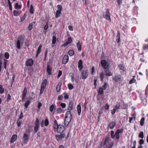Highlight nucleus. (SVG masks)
<instances>
[{
    "instance_id": "nucleus-1",
    "label": "nucleus",
    "mask_w": 148,
    "mask_h": 148,
    "mask_svg": "<svg viewBox=\"0 0 148 148\" xmlns=\"http://www.w3.org/2000/svg\"><path fill=\"white\" fill-rule=\"evenodd\" d=\"M53 128L55 131H56L58 133H61L64 130V127L61 125H58L57 121L55 120L54 121Z\"/></svg>"
},
{
    "instance_id": "nucleus-2",
    "label": "nucleus",
    "mask_w": 148,
    "mask_h": 148,
    "mask_svg": "<svg viewBox=\"0 0 148 148\" xmlns=\"http://www.w3.org/2000/svg\"><path fill=\"white\" fill-rule=\"evenodd\" d=\"M112 145L113 143L111 142L110 139L109 138H106L104 143V148H111Z\"/></svg>"
},
{
    "instance_id": "nucleus-3",
    "label": "nucleus",
    "mask_w": 148,
    "mask_h": 148,
    "mask_svg": "<svg viewBox=\"0 0 148 148\" xmlns=\"http://www.w3.org/2000/svg\"><path fill=\"white\" fill-rule=\"evenodd\" d=\"M103 16L106 20L109 21V22H111L110 14L109 9H107L106 12H103Z\"/></svg>"
},
{
    "instance_id": "nucleus-4",
    "label": "nucleus",
    "mask_w": 148,
    "mask_h": 148,
    "mask_svg": "<svg viewBox=\"0 0 148 148\" xmlns=\"http://www.w3.org/2000/svg\"><path fill=\"white\" fill-rule=\"evenodd\" d=\"M57 7L58 10L56 11L55 16L56 18H58L60 16L61 14V11L62 9V7L60 5H58Z\"/></svg>"
},
{
    "instance_id": "nucleus-5",
    "label": "nucleus",
    "mask_w": 148,
    "mask_h": 148,
    "mask_svg": "<svg viewBox=\"0 0 148 148\" xmlns=\"http://www.w3.org/2000/svg\"><path fill=\"white\" fill-rule=\"evenodd\" d=\"M101 64L104 69H108L110 67V64L105 60H101Z\"/></svg>"
},
{
    "instance_id": "nucleus-6",
    "label": "nucleus",
    "mask_w": 148,
    "mask_h": 148,
    "mask_svg": "<svg viewBox=\"0 0 148 148\" xmlns=\"http://www.w3.org/2000/svg\"><path fill=\"white\" fill-rule=\"evenodd\" d=\"M123 129L122 128L120 129L117 130L115 134V137L116 139H119L120 138V135L122 133L123 131Z\"/></svg>"
},
{
    "instance_id": "nucleus-7",
    "label": "nucleus",
    "mask_w": 148,
    "mask_h": 148,
    "mask_svg": "<svg viewBox=\"0 0 148 148\" xmlns=\"http://www.w3.org/2000/svg\"><path fill=\"white\" fill-rule=\"evenodd\" d=\"M88 70H83L81 73V77L82 79H85L88 77Z\"/></svg>"
},
{
    "instance_id": "nucleus-8",
    "label": "nucleus",
    "mask_w": 148,
    "mask_h": 148,
    "mask_svg": "<svg viewBox=\"0 0 148 148\" xmlns=\"http://www.w3.org/2000/svg\"><path fill=\"white\" fill-rule=\"evenodd\" d=\"M120 107L119 104H117L113 107V109L111 110V113L112 114H114L116 111L119 109Z\"/></svg>"
},
{
    "instance_id": "nucleus-9",
    "label": "nucleus",
    "mask_w": 148,
    "mask_h": 148,
    "mask_svg": "<svg viewBox=\"0 0 148 148\" xmlns=\"http://www.w3.org/2000/svg\"><path fill=\"white\" fill-rule=\"evenodd\" d=\"M39 126V122L38 119L36 118L35 123V126L34 127V131L36 132L38 130V127Z\"/></svg>"
},
{
    "instance_id": "nucleus-10",
    "label": "nucleus",
    "mask_w": 148,
    "mask_h": 148,
    "mask_svg": "<svg viewBox=\"0 0 148 148\" xmlns=\"http://www.w3.org/2000/svg\"><path fill=\"white\" fill-rule=\"evenodd\" d=\"M29 136L26 134H24L23 137V143L25 144H26L29 141Z\"/></svg>"
},
{
    "instance_id": "nucleus-11",
    "label": "nucleus",
    "mask_w": 148,
    "mask_h": 148,
    "mask_svg": "<svg viewBox=\"0 0 148 148\" xmlns=\"http://www.w3.org/2000/svg\"><path fill=\"white\" fill-rule=\"evenodd\" d=\"M25 64L27 66H32L33 64V60L31 58L29 59L26 61Z\"/></svg>"
},
{
    "instance_id": "nucleus-12",
    "label": "nucleus",
    "mask_w": 148,
    "mask_h": 148,
    "mask_svg": "<svg viewBox=\"0 0 148 148\" xmlns=\"http://www.w3.org/2000/svg\"><path fill=\"white\" fill-rule=\"evenodd\" d=\"M65 136V135L64 134H62L60 135H56V137L57 141L59 142L61 141L63 139Z\"/></svg>"
},
{
    "instance_id": "nucleus-13",
    "label": "nucleus",
    "mask_w": 148,
    "mask_h": 148,
    "mask_svg": "<svg viewBox=\"0 0 148 148\" xmlns=\"http://www.w3.org/2000/svg\"><path fill=\"white\" fill-rule=\"evenodd\" d=\"M19 39V38H18V40H17L16 43V47L18 49L21 48V44H22V42H21Z\"/></svg>"
},
{
    "instance_id": "nucleus-14",
    "label": "nucleus",
    "mask_w": 148,
    "mask_h": 148,
    "mask_svg": "<svg viewBox=\"0 0 148 148\" xmlns=\"http://www.w3.org/2000/svg\"><path fill=\"white\" fill-rule=\"evenodd\" d=\"M47 83V80L46 79H44L41 84V88L42 89H45L46 87Z\"/></svg>"
},
{
    "instance_id": "nucleus-15",
    "label": "nucleus",
    "mask_w": 148,
    "mask_h": 148,
    "mask_svg": "<svg viewBox=\"0 0 148 148\" xmlns=\"http://www.w3.org/2000/svg\"><path fill=\"white\" fill-rule=\"evenodd\" d=\"M79 70L81 71L83 69L82 62L81 60H79L78 62V66Z\"/></svg>"
},
{
    "instance_id": "nucleus-16",
    "label": "nucleus",
    "mask_w": 148,
    "mask_h": 148,
    "mask_svg": "<svg viewBox=\"0 0 148 148\" xmlns=\"http://www.w3.org/2000/svg\"><path fill=\"white\" fill-rule=\"evenodd\" d=\"M113 79L115 82H119L121 79V76L120 75H116L113 78Z\"/></svg>"
},
{
    "instance_id": "nucleus-17",
    "label": "nucleus",
    "mask_w": 148,
    "mask_h": 148,
    "mask_svg": "<svg viewBox=\"0 0 148 148\" xmlns=\"http://www.w3.org/2000/svg\"><path fill=\"white\" fill-rule=\"evenodd\" d=\"M71 119L65 118L64 120V123L65 126H67L69 125V122L71 121Z\"/></svg>"
},
{
    "instance_id": "nucleus-18",
    "label": "nucleus",
    "mask_w": 148,
    "mask_h": 148,
    "mask_svg": "<svg viewBox=\"0 0 148 148\" xmlns=\"http://www.w3.org/2000/svg\"><path fill=\"white\" fill-rule=\"evenodd\" d=\"M69 60V56L67 55H65L63 58L62 63L63 64H66L68 62Z\"/></svg>"
},
{
    "instance_id": "nucleus-19",
    "label": "nucleus",
    "mask_w": 148,
    "mask_h": 148,
    "mask_svg": "<svg viewBox=\"0 0 148 148\" xmlns=\"http://www.w3.org/2000/svg\"><path fill=\"white\" fill-rule=\"evenodd\" d=\"M73 103L71 101L70 102L67 107V110L69 111L71 110L73 108Z\"/></svg>"
},
{
    "instance_id": "nucleus-20",
    "label": "nucleus",
    "mask_w": 148,
    "mask_h": 148,
    "mask_svg": "<svg viewBox=\"0 0 148 148\" xmlns=\"http://www.w3.org/2000/svg\"><path fill=\"white\" fill-rule=\"evenodd\" d=\"M110 68H108V69H104V71L106 73V76H111L112 75V73L111 72L109 71Z\"/></svg>"
},
{
    "instance_id": "nucleus-21",
    "label": "nucleus",
    "mask_w": 148,
    "mask_h": 148,
    "mask_svg": "<svg viewBox=\"0 0 148 148\" xmlns=\"http://www.w3.org/2000/svg\"><path fill=\"white\" fill-rule=\"evenodd\" d=\"M17 138V135L16 134L13 135L11 139L10 140V143H12L15 142Z\"/></svg>"
},
{
    "instance_id": "nucleus-22",
    "label": "nucleus",
    "mask_w": 148,
    "mask_h": 148,
    "mask_svg": "<svg viewBox=\"0 0 148 148\" xmlns=\"http://www.w3.org/2000/svg\"><path fill=\"white\" fill-rule=\"evenodd\" d=\"M27 91L26 88H25L24 89V90L22 94V100H24L25 99V97L27 95Z\"/></svg>"
},
{
    "instance_id": "nucleus-23",
    "label": "nucleus",
    "mask_w": 148,
    "mask_h": 148,
    "mask_svg": "<svg viewBox=\"0 0 148 148\" xmlns=\"http://www.w3.org/2000/svg\"><path fill=\"white\" fill-rule=\"evenodd\" d=\"M65 118L72 119V115L70 111L69 110L66 112Z\"/></svg>"
},
{
    "instance_id": "nucleus-24",
    "label": "nucleus",
    "mask_w": 148,
    "mask_h": 148,
    "mask_svg": "<svg viewBox=\"0 0 148 148\" xmlns=\"http://www.w3.org/2000/svg\"><path fill=\"white\" fill-rule=\"evenodd\" d=\"M116 125V122L114 121H112L110 123L108 126V127H109L110 129L113 128Z\"/></svg>"
},
{
    "instance_id": "nucleus-25",
    "label": "nucleus",
    "mask_w": 148,
    "mask_h": 148,
    "mask_svg": "<svg viewBox=\"0 0 148 148\" xmlns=\"http://www.w3.org/2000/svg\"><path fill=\"white\" fill-rule=\"evenodd\" d=\"M52 70L51 67L49 65H47V72L49 75L51 74V71Z\"/></svg>"
},
{
    "instance_id": "nucleus-26",
    "label": "nucleus",
    "mask_w": 148,
    "mask_h": 148,
    "mask_svg": "<svg viewBox=\"0 0 148 148\" xmlns=\"http://www.w3.org/2000/svg\"><path fill=\"white\" fill-rule=\"evenodd\" d=\"M21 10L17 11L14 10L13 11V14L14 16H17L20 15L21 13Z\"/></svg>"
},
{
    "instance_id": "nucleus-27",
    "label": "nucleus",
    "mask_w": 148,
    "mask_h": 148,
    "mask_svg": "<svg viewBox=\"0 0 148 148\" xmlns=\"http://www.w3.org/2000/svg\"><path fill=\"white\" fill-rule=\"evenodd\" d=\"M3 54H0V72L1 71L2 68V61L1 60L3 59Z\"/></svg>"
},
{
    "instance_id": "nucleus-28",
    "label": "nucleus",
    "mask_w": 148,
    "mask_h": 148,
    "mask_svg": "<svg viewBox=\"0 0 148 148\" xmlns=\"http://www.w3.org/2000/svg\"><path fill=\"white\" fill-rule=\"evenodd\" d=\"M77 111L78 114L79 115L81 112V106L80 104H78L77 106Z\"/></svg>"
},
{
    "instance_id": "nucleus-29",
    "label": "nucleus",
    "mask_w": 148,
    "mask_h": 148,
    "mask_svg": "<svg viewBox=\"0 0 148 148\" xmlns=\"http://www.w3.org/2000/svg\"><path fill=\"white\" fill-rule=\"evenodd\" d=\"M42 47V45H40L38 47L37 51L36 57H37L38 54L40 53L41 51V49Z\"/></svg>"
},
{
    "instance_id": "nucleus-30",
    "label": "nucleus",
    "mask_w": 148,
    "mask_h": 148,
    "mask_svg": "<svg viewBox=\"0 0 148 148\" xmlns=\"http://www.w3.org/2000/svg\"><path fill=\"white\" fill-rule=\"evenodd\" d=\"M119 68L120 70L124 72L125 71V69L124 66L122 64H120L119 65Z\"/></svg>"
},
{
    "instance_id": "nucleus-31",
    "label": "nucleus",
    "mask_w": 148,
    "mask_h": 148,
    "mask_svg": "<svg viewBox=\"0 0 148 148\" xmlns=\"http://www.w3.org/2000/svg\"><path fill=\"white\" fill-rule=\"evenodd\" d=\"M62 85V83L60 82L59 83L58 86H57L56 90L57 92H59L60 91L61 89V86Z\"/></svg>"
},
{
    "instance_id": "nucleus-32",
    "label": "nucleus",
    "mask_w": 148,
    "mask_h": 148,
    "mask_svg": "<svg viewBox=\"0 0 148 148\" xmlns=\"http://www.w3.org/2000/svg\"><path fill=\"white\" fill-rule=\"evenodd\" d=\"M76 45L78 50L79 51H81V44L79 41L77 42Z\"/></svg>"
},
{
    "instance_id": "nucleus-33",
    "label": "nucleus",
    "mask_w": 148,
    "mask_h": 148,
    "mask_svg": "<svg viewBox=\"0 0 148 148\" xmlns=\"http://www.w3.org/2000/svg\"><path fill=\"white\" fill-rule=\"evenodd\" d=\"M2 3L3 5L6 6H8L9 2L8 0H2Z\"/></svg>"
},
{
    "instance_id": "nucleus-34",
    "label": "nucleus",
    "mask_w": 148,
    "mask_h": 148,
    "mask_svg": "<svg viewBox=\"0 0 148 148\" xmlns=\"http://www.w3.org/2000/svg\"><path fill=\"white\" fill-rule=\"evenodd\" d=\"M4 89L2 85H0V94H2L4 92Z\"/></svg>"
},
{
    "instance_id": "nucleus-35",
    "label": "nucleus",
    "mask_w": 148,
    "mask_h": 148,
    "mask_svg": "<svg viewBox=\"0 0 148 148\" xmlns=\"http://www.w3.org/2000/svg\"><path fill=\"white\" fill-rule=\"evenodd\" d=\"M103 90H104L102 87H100L99 88L98 93L99 94H103L104 93Z\"/></svg>"
},
{
    "instance_id": "nucleus-36",
    "label": "nucleus",
    "mask_w": 148,
    "mask_h": 148,
    "mask_svg": "<svg viewBox=\"0 0 148 148\" xmlns=\"http://www.w3.org/2000/svg\"><path fill=\"white\" fill-rule=\"evenodd\" d=\"M30 103V101L28 100L27 101L25 102L24 106L26 108H27L28 107V106L29 105Z\"/></svg>"
},
{
    "instance_id": "nucleus-37",
    "label": "nucleus",
    "mask_w": 148,
    "mask_h": 148,
    "mask_svg": "<svg viewBox=\"0 0 148 148\" xmlns=\"http://www.w3.org/2000/svg\"><path fill=\"white\" fill-rule=\"evenodd\" d=\"M56 111L57 113L60 114L62 112L63 110L60 107H59L57 109Z\"/></svg>"
},
{
    "instance_id": "nucleus-38",
    "label": "nucleus",
    "mask_w": 148,
    "mask_h": 148,
    "mask_svg": "<svg viewBox=\"0 0 148 148\" xmlns=\"http://www.w3.org/2000/svg\"><path fill=\"white\" fill-rule=\"evenodd\" d=\"M100 77L101 79V82H103V79L104 77V75L103 72H101L100 74Z\"/></svg>"
},
{
    "instance_id": "nucleus-39",
    "label": "nucleus",
    "mask_w": 148,
    "mask_h": 148,
    "mask_svg": "<svg viewBox=\"0 0 148 148\" xmlns=\"http://www.w3.org/2000/svg\"><path fill=\"white\" fill-rule=\"evenodd\" d=\"M14 8L15 9H20L21 8V6L20 5H19L18 3H16L15 4Z\"/></svg>"
},
{
    "instance_id": "nucleus-40",
    "label": "nucleus",
    "mask_w": 148,
    "mask_h": 148,
    "mask_svg": "<svg viewBox=\"0 0 148 148\" xmlns=\"http://www.w3.org/2000/svg\"><path fill=\"white\" fill-rule=\"evenodd\" d=\"M145 118L142 117L140 121V124L141 126H143L144 123Z\"/></svg>"
},
{
    "instance_id": "nucleus-41",
    "label": "nucleus",
    "mask_w": 148,
    "mask_h": 148,
    "mask_svg": "<svg viewBox=\"0 0 148 148\" xmlns=\"http://www.w3.org/2000/svg\"><path fill=\"white\" fill-rule=\"evenodd\" d=\"M44 125L46 126H47L48 125L49 122L48 119H45V121H44Z\"/></svg>"
},
{
    "instance_id": "nucleus-42",
    "label": "nucleus",
    "mask_w": 148,
    "mask_h": 148,
    "mask_svg": "<svg viewBox=\"0 0 148 148\" xmlns=\"http://www.w3.org/2000/svg\"><path fill=\"white\" fill-rule=\"evenodd\" d=\"M138 137L139 138H144V133L143 132H141L140 133Z\"/></svg>"
},
{
    "instance_id": "nucleus-43",
    "label": "nucleus",
    "mask_w": 148,
    "mask_h": 148,
    "mask_svg": "<svg viewBox=\"0 0 148 148\" xmlns=\"http://www.w3.org/2000/svg\"><path fill=\"white\" fill-rule=\"evenodd\" d=\"M56 42V37L55 36H53L52 37V43L53 44H55Z\"/></svg>"
},
{
    "instance_id": "nucleus-44",
    "label": "nucleus",
    "mask_w": 148,
    "mask_h": 148,
    "mask_svg": "<svg viewBox=\"0 0 148 148\" xmlns=\"http://www.w3.org/2000/svg\"><path fill=\"white\" fill-rule=\"evenodd\" d=\"M29 10L31 13L33 14L34 13V9L32 5H31Z\"/></svg>"
},
{
    "instance_id": "nucleus-45",
    "label": "nucleus",
    "mask_w": 148,
    "mask_h": 148,
    "mask_svg": "<svg viewBox=\"0 0 148 148\" xmlns=\"http://www.w3.org/2000/svg\"><path fill=\"white\" fill-rule=\"evenodd\" d=\"M54 108V106L53 104H52L50 106L49 108V110L51 112H53Z\"/></svg>"
},
{
    "instance_id": "nucleus-46",
    "label": "nucleus",
    "mask_w": 148,
    "mask_h": 148,
    "mask_svg": "<svg viewBox=\"0 0 148 148\" xmlns=\"http://www.w3.org/2000/svg\"><path fill=\"white\" fill-rule=\"evenodd\" d=\"M68 53L70 56H72L73 55L74 52L73 50H70L69 51Z\"/></svg>"
},
{
    "instance_id": "nucleus-47",
    "label": "nucleus",
    "mask_w": 148,
    "mask_h": 148,
    "mask_svg": "<svg viewBox=\"0 0 148 148\" xmlns=\"http://www.w3.org/2000/svg\"><path fill=\"white\" fill-rule=\"evenodd\" d=\"M63 95H64V97L65 99H67L69 98V95L66 92H64L63 93Z\"/></svg>"
},
{
    "instance_id": "nucleus-48",
    "label": "nucleus",
    "mask_w": 148,
    "mask_h": 148,
    "mask_svg": "<svg viewBox=\"0 0 148 148\" xmlns=\"http://www.w3.org/2000/svg\"><path fill=\"white\" fill-rule=\"evenodd\" d=\"M108 85V84L107 83H104V84L103 86L102 87V88L104 90H105L106 89Z\"/></svg>"
},
{
    "instance_id": "nucleus-49",
    "label": "nucleus",
    "mask_w": 148,
    "mask_h": 148,
    "mask_svg": "<svg viewBox=\"0 0 148 148\" xmlns=\"http://www.w3.org/2000/svg\"><path fill=\"white\" fill-rule=\"evenodd\" d=\"M115 134H114V132L113 131H111V137L113 139L115 138Z\"/></svg>"
},
{
    "instance_id": "nucleus-50",
    "label": "nucleus",
    "mask_w": 148,
    "mask_h": 148,
    "mask_svg": "<svg viewBox=\"0 0 148 148\" xmlns=\"http://www.w3.org/2000/svg\"><path fill=\"white\" fill-rule=\"evenodd\" d=\"M10 55L8 53L6 52L5 53L4 56L5 58L8 59Z\"/></svg>"
},
{
    "instance_id": "nucleus-51",
    "label": "nucleus",
    "mask_w": 148,
    "mask_h": 148,
    "mask_svg": "<svg viewBox=\"0 0 148 148\" xmlns=\"http://www.w3.org/2000/svg\"><path fill=\"white\" fill-rule=\"evenodd\" d=\"M22 123V121L21 120H20L19 119L18 120L17 122V124L18 127H19L21 126V124Z\"/></svg>"
},
{
    "instance_id": "nucleus-52",
    "label": "nucleus",
    "mask_w": 148,
    "mask_h": 148,
    "mask_svg": "<svg viewBox=\"0 0 148 148\" xmlns=\"http://www.w3.org/2000/svg\"><path fill=\"white\" fill-rule=\"evenodd\" d=\"M69 44L72 43L73 41L71 37H69L67 41Z\"/></svg>"
},
{
    "instance_id": "nucleus-53",
    "label": "nucleus",
    "mask_w": 148,
    "mask_h": 148,
    "mask_svg": "<svg viewBox=\"0 0 148 148\" xmlns=\"http://www.w3.org/2000/svg\"><path fill=\"white\" fill-rule=\"evenodd\" d=\"M68 87L69 89L70 90L72 89L73 88V86L71 84H68Z\"/></svg>"
},
{
    "instance_id": "nucleus-54",
    "label": "nucleus",
    "mask_w": 148,
    "mask_h": 148,
    "mask_svg": "<svg viewBox=\"0 0 148 148\" xmlns=\"http://www.w3.org/2000/svg\"><path fill=\"white\" fill-rule=\"evenodd\" d=\"M136 80L134 78H132L130 81L129 84H133L135 82Z\"/></svg>"
},
{
    "instance_id": "nucleus-55",
    "label": "nucleus",
    "mask_w": 148,
    "mask_h": 148,
    "mask_svg": "<svg viewBox=\"0 0 148 148\" xmlns=\"http://www.w3.org/2000/svg\"><path fill=\"white\" fill-rule=\"evenodd\" d=\"M26 18V15L24 14V15L21 18V22H22L24 21Z\"/></svg>"
},
{
    "instance_id": "nucleus-56",
    "label": "nucleus",
    "mask_w": 148,
    "mask_h": 148,
    "mask_svg": "<svg viewBox=\"0 0 148 148\" xmlns=\"http://www.w3.org/2000/svg\"><path fill=\"white\" fill-rule=\"evenodd\" d=\"M109 105L108 103H107L106 104L104 108L106 110H108L109 109Z\"/></svg>"
},
{
    "instance_id": "nucleus-57",
    "label": "nucleus",
    "mask_w": 148,
    "mask_h": 148,
    "mask_svg": "<svg viewBox=\"0 0 148 148\" xmlns=\"http://www.w3.org/2000/svg\"><path fill=\"white\" fill-rule=\"evenodd\" d=\"M8 2H9V4L8 5L9 6V9L10 10H12V5L11 4V3L10 2V0H8Z\"/></svg>"
},
{
    "instance_id": "nucleus-58",
    "label": "nucleus",
    "mask_w": 148,
    "mask_h": 148,
    "mask_svg": "<svg viewBox=\"0 0 148 148\" xmlns=\"http://www.w3.org/2000/svg\"><path fill=\"white\" fill-rule=\"evenodd\" d=\"M60 106L62 108H64L66 107V105L65 103H61L60 104Z\"/></svg>"
},
{
    "instance_id": "nucleus-59",
    "label": "nucleus",
    "mask_w": 148,
    "mask_h": 148,
    "mask_svg": "<svg viewBox=\"0 0 148 148\" xmlns=\"http://www.w3.org/2000/svg\"><path fill=\"white\" fill-rule=\"evenodd\" d=\"M117 39L116 40V42L117 43L119 42H120V36L119 34H118L116 36Z\"/></svg>"
},
{
    "instance_id": "nucleus-60",
    "label": "nucleus",
    "mask_w": 148,
    "mask_h": 148,
    "mask_svg": "<svg viewBox=\"0 0 148 148\" xmlns=\"http://www.w3.org/2000/svg\"><path fill=\"white\" fill-rule=\"evenodd\" d=\"M139 143L140 145H143L144 143V141L143 139H141L139 141Z\"/></svg>"
},
{
    "instance_id": "nucleus-61",
    "label": "nucleus",
    "mask_w": 148,
    "mask_h": 148,
    "mask_svg": "<svg viewBox=\"0 0 148 148\" xmlns=\"http://www.w3.org/2000/svg\"><path fill=\"white\" fill-rule=\"evenodd\" d=\"M32 25H33V24L32 23L30 24H29V26L28 27V29L29 30H30L32 29Z\"/></svg>"
},
{
    "instance_id": "nucleus-62",
    "label": "nucleus",
    "mask_w": 148,
    "mask_h": 148,
    "mask_svg": "<svg viewBox=\"0 0 148 148\" xmlns=\"http://www.w3.org/2000/svg\"><path fill=\"white\" fill-rule=\"evenodd\" d=\"M62 74V72L61 71H58V78H59L61 75Z\"/></svg>"
},
{
    "instance_id": "nucleus-63",
    "label": "nucleus",
    "mask_w": 148,
    "mask_h": 148,
    "mask_svg": "<svg viewBox=\"0 0 148 148\" xmlns=\"http://www.w3.org/2000/svg\"><path fill=\"white\" fill-rule=\"evenodd\" d=\"M63 98V96L62 95H60L58 96V99L59 100H61Z\"/></svg>"
},
{
    "instance_id": "nucleus-64",
    "label": "nucleus",
    "mask_w": 148,
    "mask_h": 148,
    "mask_svg": "<svg viewBox=\"0 0 148 148\" xmlns=\"http://www.w3.org/2000/svg\"><path fill=\"white\" fill-rule=\"evenodd\" d=\"M11 99V97L10 95L8 94L7 98V101H8L10 100Z\"/></svg>"
}]
</instances>
